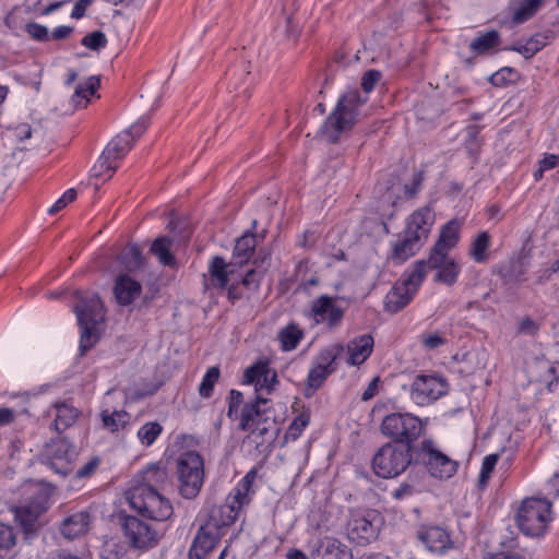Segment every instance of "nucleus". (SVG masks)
<instances>
[{"label": "nucleus", "mask_w": 559, "mask_h": 559, "mask_svg": "<svg viewBox=\"0 0 559 559\" xmlns=\"http://www.w3.org/2000/svg\"><path fill=\"white\" fill-rule=\"evenodd\" d=\"M91 523L92 515L87 510L78 511L62 520L60 533L70 540L80 538L88 532Z\"/></svg>", "instance_id": "obj_24"}, {"label": "nucleus", "mask_w": 559, "mask_h": 559, "mask_svg": "<svg viewBox=\"0 0 559 559\" xmlns=\"http://www.w3.org/2000/svg\"><path fill=\"white\" fill-rule=\"evenodd\" d=\"M310 418L311 414L309 409H304L299 415H297L285 432L286 441H296L309 426Z\"/></svg>", "instance_id": "obj_42"}, {"label": "nucleus", "mask_w": 559, "mask_h": 559, "mask_svg": "<svg viewBox=\"0 0 559 559\" xmlns=\"http://www.w3.org/2000/svg\"><path fill=\"white\" fill-rule=\"evenodd\" d=\"M142 285L129 275L120 274L116 277L114 295L120 306H129L140 297Z\"/></svg>", "instance_id": "obj_26"}, {"label": "nucleus", "mask_w": 559, "mask_h": 559, "mask_svg": "<svg viewBox=\"0 0 559 559\" xmlns=\"http://www.w3.org/2000/svg\"><path fill=\"white\" fill-rule=\"evenodd\" d=\"M414 453L416 460L425 465L435 478L448 479L457 472L459 463L444 454L430 438L424 439L415 448Z\"/></svg>", "instance_id": "obj_11"}, {"label": "nucleus", "mask_w": 559, "mask_h": 559, "mask_svg": "<svg viewBox=\"0 0 559 559\" xmlns=\"http://www.w3.org/2000/svg\"><path fill=\"white\" fill-rule=\"evenodd\" d=\"M122 532L129 546L141 551L155 547L159 540V533L155 525L133 515L123 518Z\"/></svg>", "instance_id": "obj_13"}, {"label": "nucleus", "mask_w": 559, "mask_h": 559, "mask_svg": "<svg viewBox=\"0 0 559 559\" xmlns=\"http://www.w3.org/2000/svg\"><path fill=\"white\" fill-rule=\"evenodd\" d=\"M103 426L111 432L119 431L124 428L130 420V415L123 411L103 409L100 413Z\"/></svg>", "instance_id": "obj_39"}, {"label": "nucleus", "mask_w": 559, "mask_h": 559, "mask_svg": "<svg viewBox=\"0 0 559 559\" xmlns=\"http://www.w3.org/2000/svg\"><path fill=\"white\" fill-rule=\"evenodd\" d=\"M234 275V267L227 263L222 257H213L209 262L207 273L204 274L205 289H224L231 276Z\"/></svg>", "instance_id": "obj_23"}, {"label": "nucleus", "mask_w": 559, "mask_h": 559, "mask_svg": "<svg viewBox=\"0 0 559 559\" xmlns=\"http://www.w3.org/2000/svg\"><path fill=\"white\" fill-rule=\"evenodd\" d=\"M490 247V235L487 231H480L473 238L468 255L476 263H485L488 261V249Z\"/></svg>", "instance_id": "obj_37"}, {"label": "nucleus", "mask_w": 559, "mask_h": 559, "mask_svg": "<svg viewBox=\"0 0 559 559\" xmlns=\"http://www.w3.org/2000/svg\"><path fill=\"white\" fill-rule=\"evenodd\" d=\"M180 495L186 499L197 497L204 481V461L193 450L183 451L175 460Z\"/></svg>", "instance_id": "obj_7"}, {"label": "nucleus", "mask_w": 559, "mask_h": 559, "mask_svg": "<svg viewBox=\"0 0 559 559\" xmlns=\"http://www.w3.org/2000/svg\"><path fill=\"white\" fill-rule=\"evenodd\" d=\"M340 297L320 295L311 301L309 317L316 324L333 330L343 322L345 308L337 304Z\"/></svg>", "instance_id": "obj_15"}, {"label": "nucleus", "mask_w": 559, "mask_h": 559, "mask_svg": "<svg viewBox=\"0 0 559 559\" xmlns=\"http://www.w3.org/2000/svg\"><path fill=\"white\" fill-rule=\"evenodd\" d=\"M379 388V377L373 378L361 395L362 401L371 400L377 393Z\"/></svg>", "instance_id": "obj_60"}, {"label": "nucleus", "mask_w": 559, "mask_h": 559, "mask_svg": "<svg viewBox=\"0 0 559 559\" xmlns=\"http://www.w3.org/2000/svg\"><path fill=\"white\" fill-rule=\"evenodd\" d=\"M133 145L129 132H121L114 138L104 148L106 156H110L118 164L128 154Z\"/></svg>", "instance_id": "obj_32"}, {"label": "nucleus", "mask_w": 559, "mask_h": 559, "mask_svg": "<svg viewBox=\"0 0 559 559\" xmlns=\"http://www.w3.org/2000/svg\"><path fill=\"white\" fill-rule=\"evenodd\" d=\"M332 372L329 369H325L323 366L314 365L308 373L307 384L309 388L317 390L319 389L329 374Z\"/></svg>", "instance_id": "obj_47"}, {"label": "nucleus", "mask_w": 559, "mask_h": 559, "mask_svg": "<svg viewBox=\"0 0 559 559\" xmlns=\"http://www.w3.org/2000/svg\"><path fill=\"white\" fill-rule=\"evenodd\" d=\"M266 405L255 397V401L246 403L241 407L239 428L243 431H250L249 438H252L257 431H259V435L267 432V428L264 426L266 420L265 408H262Z\"/></svg>", "instance_id": "obj_21"}, {"label": "nucleus", "mask_w": 559, "mask_h": 559, "mask_svg": "<svg viewBox=\"0 0 559 559\" xmlns=\"http://www.w3.org/2000/svg\"><path fill=\"white\" fill-rule=\"evenodd\" d=\"M221 376V370L217 366L210 367L203 376L199 385V394L203 399H209L213 395L214 386Z\"/></svg>", "instance_id": "obj_45"}, {"label": "nucleus", "mask_w": 559, "mask_h": 559, "mask_svg": "<svg viewBox=\"0 0 559 559\" xmlns=\"http://www.w3.org/2000/svg\"><path fill=\"white\" fill-rule=\"evenodd\" d=\"M381 76L380 71L369 70L361 78L362 92L350 88L340 96L333 111L320 128L322 135L329 142H336L343 132L353 128L358 120L361 107L369 98V93L373 91Z\"/></svg>", "instance_id": "obj_1"}, {"label": "nucleus", "mask_w": 559, "mask_h": 559, "mask_svg": "<svg viewBox=\"0 0 559 559\" xmlns=\"http://www.w3.org/2000/svg\"><path fill=\"white\" fill-rule=\"evenodd\" d=\"M27 33L37 40L44 41L48 39V28L38 23H28L26 25Z\"/></svg>", "instance_id": "obj_56"}, {"label": "nucleus", "mask_w": 559, "mask_h": 559, "mask_svg": "<svg viewBox=\"0 0 559 559\" xmlns=\"http://www.w3.org/2000/svg\"><path fill=\"white\" fill-rule=\"evenodd\" d=\"M321 547L324 549V556L329 559H353L349 548L337 538L324 537L319 542V546L311 550V554H319Z\"/></svg>", "instance_id": "obj_29"}, {"label": "nucleus", "mask_w": 559, "mask_h": 559, "mask_svg": "<svg viewBox=\"0 0 559 559\" xmlns=\"http://www.w3.org/2000/svg\"><path fill=\"white\" fill-rule=\"evenodd\" d=\"M261 273L255 270H248L242 276L241 283L249 290H255L261 281Z\"/></svg>", "instance_id": "obj_55"}, {"label": "nucleus", "mask_w": 559, "mask_h": 559, "mask_svg": "<svg viewBox=\"0 0 559 559\" xmlns=\"http://www.w3.org/2000/svg\"><path fill=\"white\" fill-rule=\"evenodd\" d=\"M542 170L548 171L559 166V155L545 154L544 157L538 162Z\"/></svg>", "instance_id": "obj_58"}, {"label": "nucleus", "mask_w": 559, "mask_h": 559, "mask_svg": "<svg viewBox=\"0 0 559 559\" xmlns=\"http://www.w3.org/2000/svg\"><path fill=\"white\" fill-rule=\"evenodd\" d=\"M224 532L215 528L213 523H204L199 528L189 550L191 559H203L215 548Z\"/></svg>", "instance_id": "obj_22"}, {"label": "nucleus", "mask_w": 559, "mask_h": 559, "mask_svg": "<svg viewBox=\"0 0 559 559\" xmlns=\"http://www.w3.org/2000/svg\"><path fill=\"white\" fill-rule=\"evenodd\" d=\"M373 345V337L370 334H362L350 340L346 345V362L349 366L364 364L370 357Z\"/></svg>", "instance_id": "obj_27"}, {"label": "nucleus", "mask_w": 559, "mask_h": 559, "mask_svg": "<svg viewBox=\"0 0 559 559\" xmlns=\"http://www.w3.org/2000/svg\"><path fill=\"white\" fill-rule=\"evenodd\" d=\"M500 44V36L497 31L480 33L469 44V49L475 55L491 52Z\"/></svg>", "instance_id": "obj_33"}, {"label": "nucleus", "mask_w": 559, "mask_h": 559, "mask_svg": "<svg viewBox=\"0 0 559 559\" xmlns=\"http://www.w3.org/2000/svg\"><path fill=\"white\" fill-rule=\"evenodd\" d=\"M444 343L445 340L437 333L428 334L423 337V344L427 349H436Z\"/></svg>", "instance_id": "obj_57"}, {"label": "nucleus", "mask_w": 559, "mask_h": 559, "mask_svg": "<svg viewBox=\"0 0 559 559\" xmlns=\"http://www.w3.org/2000/svg\"><path fill=\"white\" fill-rule=\"evenodd\" d=\"M425 264L424 280L429 270H435V282L453 285L461 274V265L449 253L429 252L427 260H418Z\"/></svg>", "instance_id": "obj_17"}, {"label": "nucleus", "mask_w": 559, "mask_h": 559, "mask_svg": "<svg viewBox=\"0 0 559 559\" xmlns=\"http://www.w3.org/2000/svg\"><path fill=\"white\" fill-rule=\"evenodd\" d=\"M450 384L439 372L419 373L408 385L409 400L419 407H427L448 395Z\"/></svg>", "instance_id": "obj_9"}, {"label": "nucleus", "mask_w": 559, "mask_h": 559, "mask_svg": "<svg viewBox=\"0 0 559 559\" xmlns=\"http://www.w3.org/2000/svg\"><path fill=\"white\" fill-rule=\"evenodd\" d=\"M91 4V0H79L71 12V17L79 20L85 15L87 7Z\"/></svg>", "instance_id": "obj_59"}, {"label": "nucleus", "mask_w": 559, "mask_h": 559, "mask_svg": "<svg viewBox=\"0 0 559 559\" xmlns=\"http://www.w3.org/2000/svg\"><path fill=\"white\" fill-rule=\"evenodd\" d=\"M344 347L341 344H335L330 347L322 349L318 356V362L316 365L323 366L325 369H329L331 372H334L335 360L338 355L343 352Z\"/></svg>", "instance_id": "obj_46"}, {"label": "nucleus", "mask_w": 559, "mask_h": 559, "mask_svg": "<svg viewBox=\"0 0 559 559\" xmlns=\"http://www.w3.org/2000/svg\"><path fill=\"white\" fill-rule=\"evenodd\" d=\"M174 239L167 236L156 238L152 246L151 252L158 259L159 263L165 266H175L176 258L171 252Z\"/></svg>", "instance_id": "obj_31"}, {"label": "nucleus", "mask_w": 559, "mask_h": 559, "mask_svg": "<svg viewBox=\"0 0 559 559\" xmlns=\"http://www.w3.org/2000/svg\"><path fill=\"white\" fill-rule=\"evenodd\" d=\"M55 411L53 425L56 430L59 432L72 426L79 415V411L67 403H56Z\"/></svg>", "instance_id": "obj_36"}, {"label": "nucleus", "mask_w": 559, "mask_h": 559, "mask_svg": "<svg viewBox=\"0 0 559 559\" xmlns=\"http://www.w3.org/2000/svg\"><path fill=\"white\" fill-rule=\"evenodd\" d=\"M73 28L71 26L67 25H59L52 31V38L53 39H62L68 37L72 33Z\"/></svg>", "instance_id": "obj_63"}, {"label": "nucleus", "mask_w": 559, "mask_h": 559, "mask_svg": "<svg viewBox=\"0 0 559 559\" xmlns=\"http://www.w3.org/2000/svg\"><path fill=\"white\" fill-rule=\"evenodd\" d=\"M120 263L128 271L139 270L143 264L142 252L136 245L127 246L119 255Z\"/></svg>", "instance_id": "obj_43"}, {"label": "nucleus", "mask_w": 559, "mask_h": 559, "mask_svg": "<svg viewBox=\"0 0 559 559\" xmlns=\"http://www.w3.org/2000/svg\"><path fill=\"white\" fill-rule=\"evenodd\" d=\"M429 424V418H420L413 413L396 412L388 414L383 417L380 431L390 442L397 443L404 447L412 445L425 432Z\"/></svg>", "instance_id": "obj_4"}, {"label": "nucleus", "mask_w": 559, "mask_h": 559, "mask_svg": "<svg viewBox=\"0 0 559 559\" xmlns=\"http://www.w3.org/2000/svg\"><path fill=\"white\" fill-rule=\"evenodd\" d=\"M74 312L81 328L79 350L81 355H84L99 340L98 325L104 321L105 309L100 297L95 293H90L80 297Z\"/></svg>", "instance_id": "obj_3"}, {"label": "nucleus", "mask_w": 559, "mask_h": 559, "mask_svg": "<svg viewBox=\"0 0 559 559\" xmlns=\"http://www.w3.org/2000/svg\"><path fill=\"white\" fill-rule=\"evenodd\" d=\"M150 124V116L143 115L141 116L133 124H131L128 129L123 130V132L130 133V139L132 142L140 138L144 131L147 129Z\"/></svg>", "instance_id": "obj_52"}, {"label": "nucleus", "mask_w": 559, "mask_h": 559, "mask_svg": "<svg viewBox=\"0 0 559 559\" xmlns=\"http://www.w3.org/2000/svg\"><path fill=\"white\" fill-rule=\"evenodd\" d=\"M100 85L97 76H90L85 82L80 83L72 96V103L76 107H85L90 103V98L96 93Z\"/></svg>", "instance_id": "obj_34"}, {"label": "nucleus", "mask_w": 559, "mask_h": 559, "mask_svg": "<svg viewBox=\"0 0 559 559\" xmlns=\"http://www.w3.org/2000/svg\"><path fill=\"white\" fill-rule=\"evenodd\" d=\"M257 246V237L253 233H245L236 240L234 248V258L238 263L248 262L253 254Z\"/></svg>", "instance_id": "obj_38"}, {"label": "nucleus", "mask_w": 559, "mask_h": 559, "mask_svg": "<svg viewBox=\"0 0 559 559\" xmlns=\"http://www.w3.org/2000/svg\"><path fill=\"white\" fill-rule=\"evenodd\" d=\"M76 198V190L70 188L63 192V194L48 209L50 215L57 214L59 211L64 209L68 204L73 202Z\"/></svg>", "instance_id": "obj_50"}, {"label": "nucleus", "mask_w": 559, "mask_h": 559, "mask_svg": "<svg viewBox=\"0 0 559 559\" xmlns=\"http://www.w3.org/2000/svg\"><path fill=\"white\" fill-rule=\"evenodd\" d=\"M242 383L253 385L255 397L269 404L265 396L275 391L278 384L277 372L266 361H258L245 370Z\"/></svg>", "instance_id": "obj_14"}, {"label": "nucleus", "mask_w": 559, "mask_h": 559, "mask_svg": "<svg viewBox=\"0 0 559 559\" xmlns=\"http://www.w3.org/2000/svg\"><path fill=\"white\" fill-rule=\"evenodd\" d=\"M48 509L47 498L39 493L29 501L12 508L14 520L26 537L36 533L39 527V516Z\"/></svg>", "instance_id": "obj_16"}, {"label": "nucleus", "mask_w": 559, "mask_h": 559, "mask_svg": "<svg viewBox=\"0 0 559 559\" xmlns=\"http://www.w3.org/2000/svg\"><path fill=\"white\" fill-rule=\"evenodd\" d=\"M499 455L496 453L488 454L484 457L480 472H479V484L481 486L487 485L488 480L490 479L491 473L493 472L497 462H498Z\"/></svg>", "instance_id": "obj_48"}, {"label": "nucleus", "mask_w": 559, "mask_h": 559, "mask_svg": "<svg viewBox=\"0 0 559 559\" xmlns=\"http://www.w3.org/2000/svg\"><path fill=\"white\" fill-rule=\"evenodd\" d=\"M119 164L110 156H106L103 151L102 155L92 168L93 176L102 181L110 179L116 173Z\"/></svg>", "instance_id": "obj_41"}, {"label": "nucleus", "mask_w": 559, "mask_h": 559, "mask_svg": "<svg viewBox=\"0 0 559 559\" xmlns=\"http://www.w3.org/2000/svg\"><path fill=\"white\" fill-rule=\"evenodd\" d=\"M382 518L376 510L353 511L347 523V535L358 545H366L377 539Z\"/></svg>", "instance_id": "obj_12"}, {"label": "nucleus", "mask_w": 559, "mask_h": 559, "mask_svg": "<svg viewBox=\"0 0 559 559\" xmlns=\"http://www.w3.org/2000/svg\"><path fill=\"white\" fill-rule=\"evenodd\" d=\"M255 477V469L249 471L227 496L225 503L211 509L206 523H213L219 532L233 525L242 509L251 501V489Z\"/></svg>", "instance_id": "obj_2"}, {"label": "nucleus", "mask_w": 559, "mask_h": 559, "mask_svg": "<svg viewBox=\"0 0 559 559\" xmlns=\"http://www.w3.org/2000/svg\"><path fill=\"white\" fill-rule=\"evenodd\" d=\"M412 463V449L393 442L384 443L372 457V469L381 478L403 474Z\"/></svg>", "instance_id": "obj_8"}, {"label": "nucleus", "mask_w": 559, "mask_h": 559, "mask_svg": "<svg viewBox=\"0 0 559 559\" xmlns=\"http://www.w3.org/2000/svg\"><path fill=\"white\" fill-rule=\"evenodd\" d=\"M548 43V36L544 34H535L525 44L512 47V50L520 52L525 58H531L542 50Z\"/></svg>", "instance_id": "obj_44"}, {"label": "nucleus", "mask_w": 559, "mask_h": 559, "mask_svg": "<svg viewBox=\"0 0 559 559\" xmlns=\"http://www.w3.org/2000/svg\"><path fill=\"white\" fill-rule=\"evenodd\" d=\"M304 337L302 330L296 323H289L278 332L277 340L284 352L294 350Z\"/></svg>", "instance_id": "obj_35"}, {"label": "nucleus", "mask_w": 559, "mask_h": 559, "mask_svg": "<svg viewBox=\"0 0 559 559\" xmlns=\"http://www.w3.org/2000/svg\"><path fill=\"white\" fill-rule=\"evenodd\" d=\"M435 222L436 213L433 207L431 205H425L414 211L407 217L404 231L425 243Z\"/></svg>", "instance_id": "obj_20"}, {"label": "nucleus", "mask_w": 559, "mask_h": 559, "mask_svg": "<svg viewBox=\"0 0 559 559\" xmlns=\"http://www.w3.org/2000/svg\"><path fill=\"white\" fill-rule=\"evenodd\" d=\"M484 559H526V558L518 552L508 551V552L489 554Z\"/></svg>", "instance_id": "obj_62"}, {"label": "nucleus", "mask_w": 559, "mask_h": 559, "mask_svg": "<svg viewBox=\"0 0 559 559\" xmlns=\"http://www.w3.org/2000/svg\"><path fill=\"white\" fill-rule=\"evenodd\" d=\"M164 428L158 421H146L136 431V438L142 447L148 448L163 433Z\"/></svg>", "instance_id": "obj_40"}, {"label": "nucleus", "mask_w": 559, "mask_h": 559, "mask_svg": "<svg viewBox=\"0 0 559 559\" xmlns=\"http://www.w3.org/2000/svg\"><path fill=\"white\" fill-rule=\"evenodd\" d=\"M412 493H413V487L408 484H402V485H400L399 488H396L392 492V496L395 499H403L404 497L409 496Z\"/></svg>", "instance_id": "obj_64"}, {"label": "nucleus", "mask_w": 559, "mask_h": 559, "mask_svg": "<svg viewBox=\"0 0 559 559\" xmlns=\"http://www.w3.org/2000/svg\"><path fill=\"white\" fill-rule=\"evenodd\" d=\"M416 536L423 548L432 555H444L454 546L450 533L439 525H420Z\"/></svg>", "instance_id": "obj_19"}, {"label": "nucleus", "mask_w": 559, "mask_h": 559, "mask_svg": "<svg viewBox=\"0 0 559 559\" xmlns=\"http://www.w3.org/2000/svg\"><path fill=\"white\" fill-rule=\"evenodd\" d=\"M243 403V395L241 392L237 390H231L229 392V403H228V412L227 416L230 419L238 418V412Z\"/></svg>", "instance_id": "obj_53"}, {"label": "nucleus", "mask_w": 559, "mask_h": 559, "mask_svg": "<svg viewBox=\"0 0 559 559\" xmlns=\"http://www.w3.org/2000/svg\"><path fill=\"white\" fill-rule=\"evenodd\" d=\"M461 228L462 224L456 218L447 222L441 227L438 239L430 249V252L449 253L460 242Z\"/></svg>", "instance_id": "obj_25"}, {"label": "nucleus", "mask_w": 559, "mask_h": 559, "mask_svg": "<svg viewBox=\"0 0 559 559\" xmlns=\"http://www.w3.org/2000/svg\"><path fill=\"white\" fill-rule=\"evenodd\" d=\"M421 181H423L421 174H417L414 177L413 183L411 186H405V194L409 198H413L414 195H416L420 189Z\"/></svg>", "instance_id": "obj_61"}, {"label": "nucleus", "mask_w": 559, "mask_h": 559, "mask_svg": "<svg viewBox=\"0 0 559 559\" xmlns=\"http://www.w3.org/2000/svg\"><path fill=\"white\" fill-rule=\"evenodd\" d=\"M73 450L67 439L57 438L45 445L44 462L57 474L66 476L71 471Z\"/></svg>", "instance_id": "obj_18"}, {"label": "nucleus", "mask_w": 559, "mask_h": 559, "mask_svg": "<svg viewBox=\"0 0 559 559\" xmlns=\"http://www.w3.org/2000/svg\"><path fill=\"white\" fill-rule=\"evenodd\" d=\"M552 504L546 498L530 497L522 501L516 512L519 530L528 537H542L552 521Z\"/></svg>", "instance_id": "obj_5"}, {"label": "nucleus", "mask_w": 559, "mask_h": 559, "mask_svg": "<svg viewBox=\"0 0 559 559\" xmlns=\"http://www.w3.org/2000/svg\"><path fill=\"white\" fill-rule=\"evenodd\" d=\"M425 264L415 262L407 269L401 280L392 287L385 297V309L397 312L414 298L424 282Z\"/></svg>", "instance_id": "obj_10"}, {"label": "nucleus", "mask_w": 559, "mask_h": 559, "mask_svg": "<svg viewBox=\"0 0 559 559\" xmlns=\"http://www.w3.org/2000/svg\"><path fill=\"white\" fill-rule=\"evenodd\" d=\"M82 45L91 50H99L107 45L106 35L100 31H94L82 38Z\"/></svg>", "instance_id": "obj_49"}, {"label": "nucleus", "mask_w": 559, "mask_h": 559, "mask_svg": "<svg viewBox=\"0 0 559 559\" xmlns=\"http://www.w3.org/2000/svg\"><path fill=\"white\" fill-rule=\"evenodd\" d=\"M540 323L530 317H524L518 324V333L521 335L534 336L538 333Z\"/></svg>", "instance_id": "obj_54"}, {"label": "nucleus", "mask_w": 559, "mask_h": 559, "mask_svg": "<svg viewBox=\"0 0 559 559\" xmlns=\"http://www.w3.org/2000/svg\"><path fill=\"white\" fill-rule=\"evenodd\" d=\"M127 500L133 510L154 521H166L174 512L170 501L147 484L131 488Z\"/></svg>", "instance_id": "obj_6"}, {"label": "nucleus", "mask_w": 559, "mask_h": 559, "mask_svg": "<svg viewBox=\"0 0 559 559\" xmlns=\"http://www.w3.org/2000/svg\"><path fill=\"white\" fill-rule=\"evenodd\" d=\"M16 543V536L12 526L0 522V549H10Z\"/></svg>", "instance_id": "obj_51"}, {"label": "nucleus", "mask_w": 559, "mask_h": 559, "mask_svg": "<svg viewBox=\"0 0 559 559\" xmlns=\"http://www.w3.org/2000/svg\"><path fill=\"white\" fill-rule=\"evenodd\" d=\"M423 242L416 237L407 235L403 230V236L393 243L391 259L395 264H402L414 257L423 247Z\"/></svg>", "instance_id": "obj_28"}, {"label": "nucleus", "mask_w": 559, "mask_h": 559, "mask_svg": "<svg viewBox=\"0 0 559 559\" xmlns=\"http://www.w3.org/2000/svg\"><path fill=\"white\" fill-rule=\"evenodd\" d=\"M546 0H519L512 5V22L522 24L531 20L544 5Z\"/></svg>", "instance_id": "obj_30"}]
</instances>
